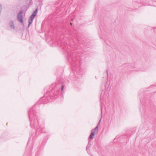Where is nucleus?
Instances as JSON below:
<instances>
[{
  "instance_id": "1",
  "label": "nucleus",
  "mask_w": 156,
  "mask_h": 156,
  "mask_svg": "<svg viewBox=\"0 0 156 156\" xmlns=\"http://www.w3.org/2000/svg\"><path fill=\"white\" fill-rule=\"evenodd\" d=\"M34 107H32L28 111V115L30 121V126L31 128L36 129L37 133L44 132L43 126L44 123L41 119L35 114Z\"/></svg>"
},
{
  "instance_id": "2",
  "label": "nucleus",
  "mask_w": 156,
  "mask_h": 156,
  "mask_svg": "<svg viewBox=\"0 0 156 156\" xmlns=\"http://www.w3.org/2000/svg\"><path fill=\"white\" fill-rule=\"evenodd\" d=\"M75 53L73 52L72 55L71 54H68V59L70 63L72 69L79 75H82L83 73L82 70L81 69L80 66L77 64L78 62L75 61L76 59L75 57Z\"/></svg>"
},
{
  "instance_id": "3",
  "label": "nucleus",
  "mask_w": 156,
  "mask_h": 156,
  "mask_svg": "<svg viewBox=\"0 0 156 156\" xmlns=\"http://www.w3.org/2000/svg\"><path fill=\"white\" fill-rule=\"evenodd\" d=\"M64 85L62 84L58 86H56L55 89L52 90V92L53 93V95L51 98L53 97L56 98L58 96L60 91V87H61V90L63 91L64 88Z\"/></svg>"
},
{
  "instance_id": "4",
  "label": "nucleus",
  "mask_w": 156,
  "mask_h": 156,
  "mask_svg": "<svg viewBox=\"0 0 156 156\" xmlns=\"http://www.w3.org/2000/svg\"><path fill=\"white\" fill-rule=\"evenodd\" d=\"M38 11L37 9V8L36 9L31 15L30 16V17H29L28 20V27H29L30 24L32 23L33 22V20L34 18V17L36 16L37 12Z\"/></svg>"
},
{
  "instance_id": "5",
  "label": "nucleus",
  "mask_w": 156,
  "mask_h": 156,
  "mask_svg": "<svg viewBox=\"0 0 156 156\" xmlns=\"http://www.w3.org/2000/svg\"><path fill=\"white\" fill-rule=\"evenodd\" d=\"M22 11H20L17 14V20L23 24V23L22 16Z\"/></svg>"
},
{
  "instance_id": "6",
  "label": "nucleus",
  "mask_w": 156,
  "mask_h": 156,
  "mask_svg": "<svg viewBox=\"0 0 156 156\" xmlns=\"http://www.w3.org/2000/svg\"><path fill=\"white\" fill-rule=\"evenodd\" d=\"M8 28L11 30H14L15 29V27L14 23L13 21L10 20L9 23L8 27Z\"/></svg>"
},
{
  "instance_id": "7",
  "label": "nucleus",
  "mask_w": 156,
  "mask_h": 156,
  "mask_svg": "<svg viewBox=\"0 0 156 156\" xmlns=\"http://www.w3.org/2000/svg\"><path fill=\"white\" fill-rule=\"evenodd\" d=\"M97 134V133H96L94 131L93 132L91 133L89 138L91 139H93L94 137V136L95 135V134Z\"/></svg>"
},
{
  "instance_id": "8",
  "label": "nucleus",
  "mask_w": 156,
  "mask_h": 156,
  "mask_svg": "<svg viewBox=\"0 0 156 156\" xmlns=\"http://www.w3.org/2000/svg\"><path fill=\"white\" fill-rule=\"evenodd\" d=\"M45 97L44 96V97L43 98H42L40 99V100L39 101V103H40V102H42V103H44V104H45V103H47V102L48 101V97H47V100H48L47 101H42V100H43L44 99V98H45Z\"/></svg>"
},
{
  "instance_id": "9",
  "label": "nucleus",
  "mask_w": 156,
  "mask_h": 156,
  "mask_svg": "<svg viewBox=\"0 0 156 156\" xmlns=\"http://www.w3.org/2000/svg\"><path fill=\"white\" fill-rule=\"evenodd\" d=\"M91 145V144H90V141H89L86 147V150L88 153H89V150L88 149L90 147Z\"/></svg>"
},
{
  "instance_id": "10",
  "label": "nucleus",
  "mask_w": 156,
  "mask_h": 156,
  "mask_svg": "<svg viewBox=\"0 0 156 156\" xmlns=\"http://www.w3.org/2000/svg\"><path fill=\"white\" fill-rule=\"evenodd\" d=\"M98 125L94 129V131L96 133H98Z\"/></svg>"
},
{
  "instance_id": "11",
  "label": "nucleus",
  "mask_w": 156,
  "mask_h": 156,
  "mask_svg": "<svg viewBox=\"0 0 156 156\" xmlns=\"http://www.w3.org/2000/svg\"><path fill=\"white\" fill-rule=\"evenodd\" d=\"M107 82H106V83H105V88H106V89L107 88V90H110V88H108V87H107Z\"/></svg>"
},
{
  "instance_id": "12",
  "label": "nucleus",
  "mask_w": 156,
  "mask_h": 156,
  "mask_svg": "<svg viewBox=\"0 0 156 156\" xmlns=\"http://www.w3.org/2000/svg\"><path fill=\"white\" fill-rule=\"evenodd\" d=\"M104 75L107 76V77H108V71L107 70L106 72L104 73Z\"/></svg>"
},
{
  "instance_id": "13",
  "label": "nucleus",
  "mask_w": 156,
  "mask_h": 156,
  "mask_svg": "<svg viewBox=\"0 0 156 156\" xmlns=\"http://www.w3.org/2000/svg\"><path fill=\"white\" fill-rule=\"evenodd\" d=\"M2 9V5H1V4H0V15L1 14V13Z\"/></svg>"
},
{
  "instance_id": "14",
  "label": "nucleus",
  "mask_w": 156,
  "mask_h": 156,
  "mask_svg": "<svg viewBox=\"0 0 156 156\" xmlns=\"http://www.w3.org/2000/svg\"><path fill=\"white\" fill-rule=\"evenodd\" d=\"M101 112L102 113V107H101Z\"/></svg>"
},
{
  "instance_id": "15",
  "label": "nucleus",
  "mask_w": 156,
  "mask_h": 156,
  "mask_svg": "<svg viewBox=\"0 0 156 156\" xmlns=\"http://www.w3.org/2000/svg\"><path fill=\"white\" fill-rule=\"evenodd\" d=\"M100 122H101V120H100L99 121V122H98V124H99L100 123Z\"/></svg>"
},
{
  "instance_id": "16",
  "label": "nucleus",
  "mask_w": 156,
  "mask_h": 156,
  "mask_svg": "<svg viewBox=\"0 0 156 156\" xmlns=\"http://www.w3.org/2000/svg\"><path fill=\"white\" fill-rule=\"evenodd\" d=\"M70 24H71V26H72V23H70Z\"/></svg>"
},
{
  "instance_id": "17",
  "label": "nucleus",
  "mask_w": 156,
  "mask_h": 156,
  "mask_svg": "<svg viewBox=\"0 0 156 156\" xmlns=\"http://www.w3.org/2000/svg\"><path fill=\"white\" fill-rule=\"evenodd\" d=\"M8 123H7V125H8Z\"/></svg>"
},
{
  "instance_id": "18",
  "label": "nucleus",
  "mask_w": 156,
  "mask_h": 156,
  "mask_svg": "<svg viewBox=\"0 0 156 156\" xmlns=\"http://www.w3.org/2000/svg\"><path fill=\"white\" fill-rule=\"evenodd\" d=\"M102 94H101V96Z\"/></svg>"
}]
</instances>
